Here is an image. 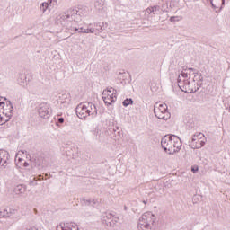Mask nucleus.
I'll return each instance as SVG.
<instances>
[{
	"label": "nucleus",
	"mask_w": 230,
	"mask_h": 230,
	"mask_svg": "<svg viewBox=\"0 0 230 230\" xmlns=\"http://www.w3.org/2000/svg\"><path fill=\"white\" fill-rule=\"evenodd\" d=\"M88 10L85 7H71L59 14V22L62 26L61 33L69 31H78V27L75 26L82 17H85Z\"/></svg>",
	"instance_id": "obj_1"
},
{
	"label": "nucleus",
	"mask_w": 230,
	"mask_h": 230,
	"mask_svg": "<svg viewBox=\"0 0 230 230\" xmlns=\"http://www.w3.org/2000/svg\"><path fill=\"white\" fill-rule=\"evenodd\" d=\"M193 82H196V86L191 85V83L188 79L182 81L181 75H178V87H180L181 91L183 93L191 94V93H197V91L202 87L204 77L200 72H194Z\"/></svg>",
	"instance_id": "obj_2"
},
{
	"label": "nucleus",
	"mask_w": 230,
	"mask_h": 230,
	"mask_svg": "<svg viewBox=\"0 0 230 230\" xmlns=\"http://www.w3.org/2000/svg\"><path fill=\"white\" fill-rule=\"evenodd\" d=\"M75 112L77 118L80 119H85L88 116H92L93 118H96V116H98V109H96V105L89 102L79 103L75 108Z\"/></svg>",
	"instance_id": "obj_3"
},
{
	"label": "nucleus",
	"mask_w": 230,
	"mask_h": 230,
	"mask_svg": "<svg viewBox=\"0 0 230 230\" xmlns=\"http://www.w3.org/2000/svg\"><path fill=\"white\" fill-rule=\"evenodd\" d=\"M154 114L158 119L168 121L172 117V114L168 112V105L164 102H155L154 106Z\"/></svg>",
	"instance_id": "obj_4"
},
{
	"label": "nucleus",
	"mask_w": 230,
	"mask_h": 230,
	"mask_svg": "<svg viewBox=\"0 0 230 230\" xmlns=\"http://www.w3.org/2000/svg\"><path fill=\"white\" fill-rule=\"evenodd\" d=\"M173 137H177L175 135H171L170 137H164L161 140V146L164 148L166 154L172 155L175 154V147H173Z\"/></svg>",
	"instance_id": "obj_5"
},
{
	"label": "nucleus",
	"mask_w": 230,
	"mask_h": 230,
	"mask_svg": "<svg viewBox=\"0 0 230 230\" xmlns=\"http://www.w3.org/2000/svg\"><path fill=\"white\" fill-rule=\"evenodd\" d=\"M203 137H204V134L199 133V132L195 133L191 137V141L190 144V148H192L193 150L197 148H202V146L206 145V141L202 140Z\"/></svg>",
	"instance_id": "obj_6"
},
{
	"label": "nucleus",
	"mask_w": 230,
	"mask_h": 230,
	"mask_svg": "<svg viewBox=\"0 0 230 230\" xmlns=\"http://www.w3.org/2000/svg\"><path fill=\"white\" fill-rule=\"evenodd\" d=\"M0 112L5 118H12L13 116V104H12V102H3L0 107Z\"/></svg>",
	"instance_id": "obj_7"
},
{
	"label": "nucleus",
	"mask_w": 230,
	"mask_h": 230,
	"mask_svg": "<svg viewBox=\"0 0 230 230\" xmlns=\"http://www.w3.org/2000/svg\"><path fill=\"white\" fill-rule=\"evenodd\" d=\"M38 113L43 119H48L51 114V110L49 109V104L42 102L38 107Z\"/></svg>",
	"instance_id": "obj_8"
},
{
	"label": "nucleus",
	"mask_w": 230,
	"mask_h": 230,
	"mask_svg": "<svg viewBox=\"0 0 230 230\" xmlns=\"http://www.w3.org/2000/svg\"><path fill=\"white\" fill-rule=\"evenodd\" d=\"M0 218H13V222H17V210L12 208H4L0 210Z\"/></svg>",
	"instance_id": "obj_9"
},
{
	"label": "nucleus",
	"mask_w": 230,
	"mask_h": 230,
	"mask_svg": "<svg viewBox=\"0 0 230 230\" xmlns=\"http://www.w3.org/2000/svg\"><path fill=\"white\" fill-rule=\"evenodd\" d=\"M10 164V153L0 149V168H6Z\"/></svg>",
	"instance_id": "obj_10"
},
{
	"label": "nucleus",
	"mask_w": 230,
	"mask_h": 230,
	"mask_svg": "<svg viewBox=\"0 0 230 230\" xmlns=\"http://www.w3.org/2000/svg\"><path fill=\"white\" fill-rule=\"evenodd\" d=\"M111 93V90H107L102 93V100L106 105H111L112 102H116V96L114 93Z\"/></svg>",
	"instance_id": "obj_11"
},
{
	"label": "nucleus",
	"mask_w": 230,
	"mask_h": 230,
	"mask_svg": "<svg viewBox=\"0 0 230 230\" xmlns=\"http://www.w3.org/2000/svg\"><path fill=\"white\" fill-rule=\"evenodd\" d=\"M139 220H142V222H145L146 224H148L150 226L151 224H154V222H155V216H154L152 212H146L144 215L141 216Z\"/></svg>",
	"instance_id": "obj_12"
},
{
	"label": "nucleus",
	"mask_w": 230,
	"mask_h": 230,
	"mask_svg": "<svg viewBox=\"0 0 230 230\" xmlns=\"http://www.w3.org/2000/svg\"><path fill=\"white\" fill-rule=\"evenodd\" d=\"M54 6H57V0H48L40 4V10L44 13L46 10H51Z\"/></svg>",
	"instance_id": "obj_13"
},
{
	"label": "nucleus",
	"mask_w": 230,
	"mask_h": 230,
	"mask_svg": "<svg viewBox=\"0 0 230 230\" xmlns=\"http://www.w3.org/2000/svg\"><path fill=\"white\" fill-rule=\"evenodd\" d=\"M28 82H30V78H28V75L26 74H20L17 79L18 85L24 87L28 85Z\"/></svg>",
	"instance_id": "obj_14"
},
{
	"label": "nucleus",
	"mask_w": 230,
	"mask_h": 230,
	"mask_svg": "<svg viewBox=\"0 0 230 230\" xmlns=\"http://www.w3.org/2000/svg\"><path fill=\"white\" fill-rule=\"evenodd\" d=\"M172 143L175 153L179 152V150L182 148V141L181 140V138H179V137L176 136V137H172Z\"/></svg>",
	"instance_id": "obj_15"
},
{
	"label": "nucleus",
	"mask_w": 230,
	"mask_h": 230,
	"mask_svg": "<svg viewBox=\"0 0 230 230\" xmlns=\"http://www.w3.org/2000/svg\"><path fill=\"white\" fill-rule=\"evenodd\" d=\"M13 192L16 195H23V193H26V185L24 184L16 185L13 189Z\"/></svg>",
	"instance_id": "obj_16"
},
{
	"label": "nucleus",
	"mask_w": 230,
	"mask_h": 230,
	"mask_svg": "<svg viewBox=\"0 0 230 230\" xmlns=\"http://www.w3.org/2000/svg\"><path fill=\"white\" fill-rule=\"evenodd\" d=\"M94 27H95V31L102 33V31H105V30L107 29V23L100 22L94 23Z\"/></svg>",
	"instance_id": "obj_17"
},
{
	"label": "nucleus",
	"mask_w": 230,
	"mask_h": 230,
	"mask_svg": "<svg viewBox=\"0 0 230 230\" xmlns=\"http://www.w3.org/2000/svg\"><path fill=\"white\" fill-rule=\"evenodd\" d=\"M137 227L138 230H152V226L148 225V223H145V221H142L141 219H139Z\"/></svg>",
	"instance_id": "obj_18"
},
{
	"label": "nucleus",
	"mask_w": 230,
	"mask_h": 230,
	"mask_svg": "<svg viewBox=\"0 0 230 230\" xmlns=\"http://www.w3.org/2000/svg\"><path fill=\"white\" fill-rule=\"evenodd\" d=\"M59 94H60L59 95L60 103L61 104L67 103V98H69V93H67L66 91H63Z\"/></svg>",
	"instance_id": "obj_19"
},
{
	"label": "nucleus",
	"mask_w": 230,
	"mask_h": 230,
	"mask_svg": "<svg viewBox=\"0 0 230 230\" xmlns=\"http://www.w3.org/2000/svg\"><path fill=\"white\" fill-rule=\"evenodd\" d=\"M78 29V33H95L96 29L93 28H88V29H84L83 27H77Z\"/></svg>",
	"instance_id": "obj_20"
},
{
	"label": "nucleus",
	"mask_w": 230,
	"mask_h": 230,
	"mask_svg": "<svg viewBox=\"0 0 230 230\" xmlns=\"http://www.w3.org/2000/svg\"><path fill=\"white\" fill-rule=\"evenodd\" d=\"M42 179H44L42 176L33 177L30 179L29 184L30 186H37V181H42Z\"/></svg>",
	"instance_id": "obj_21"
},
{
	"label": "nucleus",
	"mask_w": 230,
	"mask_h": 230,
	"mask_svg": "<svg viewBox=\"0 0 230 230\" xmlns=\"http://www.w3.org/2000/svg\"><path fill=\"white\" fill-rule=\"evenodd\" d=\"M94 7L96 8V10H98V12L103 11V4H102L100 1L95 2Z\"/></svg>",
	"instance_id": "obj_22"
},
{
	"label": "nucleus",
	"mask_w": 230,
	"mask_h": 230,
	"mask_svg": "<svg viewBox=\"0 0 230 230\" xmlns=\"http://www.w3.org/2000/svg\"><path fill=\"white\" fill-rule=\"evenodd\" d=\"M114 217H115V214L111 212H106L103 214V218H107V220H111L114 218Z\"/></svg>",
	"instance_id": "obj_23"
},
{
	"label": "nucleus",
	"mask_w": 230,
	"mask_h": 230,
	"mask_svg": "<svg viewBox=\"0 0 230 230\" xmlns=\"http://www.w3.org/2000/svg\"><path fill=\"white\" fill-rule=\"evenodd\" d=\"M157 11V7L154 6V7H148L145 13L146 15H150V13H153V12H156Z\"/></svg>",
	"instance_id": "obj_24"
},
{
	"label": "nucleus",
	"mask_w": 230,
	"mask_h": 230,
	"mask_svg": "<svg viewBox=\"0 0 230 230\" xmlns=\"http://www.w3.org/2000/svg\"><path fill=\"white\" fill-rule=\"evenodd\" d=\"M10 121V118L9 117H5L3 115H0V125H4V123Z\"/></svg>",
	"instance_id": "obj_25"
},
{
	"label": "nucleus",
	"mask_w": 230,
	"mask_h": 230,
	"mask_svg": "<svg viewBox=\"0 0 230 230\" xmlns=\"http://www.w3.org/2000/svg\"><path fill=\"white\" fill-rule=\"evenodd\" d=\"M134 103V101L132 99H126L123 101L122 105L124 107H128V105H132Z\"/></svg>",
	"instance_id": "obj_26"
},
{
	"label": "nucleus",
	"mask_w": 230,
	"mask_h": 230,
	"mask_svg": "<svg viewBox=\"0 0 230 230\" xmlns=\"http://www.w3.org/2000/svg\"><path fill=\"white\" fill-rule=\"evenodd\" d=\"M61 230H72L69 226H66V224H60Z\"/></svg>",
	"instance_id": "obj_27"
},
{
	"label": "nucleus",
	"mask_w": 230,
	"mask_h": 230,
	"mask_svg": "<svg viewBox=\"0 0 230 230\" xmlns=\"http://www.w3.org/2000/svg\"><path fill=\"white\" fill-rule=\"evenodd\" d=\"M181 76H182V78H188V73L182 71L181 72Z\"/></svg>",
	"instance_id": "obj_28"
},
{
	"label": "nucleus",
	"mask_w": 230,
	"mask_h": 230,
	"mask_svg": "<svg viewBox=\"0 0 230 230\" xmlns=\"http://www.w3.org/2000/svg\"><path fill=\"white\" fill-rule=\"evenodd\" d=\"M176 19H177L176 16H172V17L170 18V21H171V22H175Z\"/></svg>",
	"instance_id": "obj_29"
},
{
	"label": "nucleus",
	"mask_w": 230,
	"mask_h": 230,
	"mask_svg": "<svg viewBox=\"0 0 230 230\" xmlns=\"http://www.w3.org/2000/svg\"><path fill=\"white\" fill-rule=\"evenodd\" d=\"M215 0H209L210 4H212L213 8H217V5H215Z\"/></svg>",
	"instance_id": "obj_30"
},
{
	"label": "nucleus",
	"mask_w": 230,
	"mask_h": 230,
	"mask_svg": "<svg viewBox=\"0 0 230 230\" xmlns=\"http://www.w3.org/2000/svg\"><path fill=\"white\" fill-rule=\"evenodd\" d=\"M93 134L94 136H98V134H100V129H95V130L93 132Z\"/></svg>",
	"instance_id": "obj_31"
},
{
	"label": "nucleus",
	"mask_w": 230,
	"mask_h": 230,
	"mask_svg": "<svg viewBox=\"0 0 230 230\" xmlns=\"http://www.w3.org/2000/svg\"><path fill=\"white\" fill-rule=\"evenodd\" d=\"M65 119L64 118H58V123H64Z\"/></svg>",
	"instance_id": "obj_32"
},
{
	"label": "nucleus",
	"mask_w": 230,
	"mask_h": 230,
	"mask_svg": "<svg viewBox=\"0 0 230 230\" xmlns=\"http://www.w3.org/2000/svg\"><path fill=\"white\" fill-rule=\"evenodd\" d=\"M84 217H91V212L84 213Z\"/></svg>",
	"instance_id": "obj_33"
},
{
	"label": "nucleus",
	"mask_w": 230,
	"mask_h": 230,
	"mask_svg": "<svg viewBox=\"0 0 230 230\" xmlns=\"http://www.w3.org/2000/svg\"><path fill=\"white\" fill-rule=\"evenodd\" d=\"M23 166L26 168V167L30 166V164H28L27 162H24Z\"/></svg>",
	"instance_id": "obj_34"
},
{
	"label": "nucleus",
	"mask_w": 230,
	"mask_h": 230,
	"mask_svg": "<svg viewBox=\"0 0 230 230\" xmlns=\"http://www.w3.org/2000/svg\"><path fill=\"white\" fill-rule=\"evenodd\" d=\"M191 170H192V172H199V168H198V167H197L196 169H195V168H192Z\"/></svg>",
	"instance_id": "obj_35"
},
{
	"label": "nucleus",
	"mask_w": 230,
	"mask_h": 230,
	"mask_svg": "<svg viewBox=\"0 0 230 230\" xmlns=\"http://www.w3.org/2000/svg\"><path fill=\"white\" fill-rule=\"evenodd\" d=\"M189 71H195L194 68H189Z\"/></svg>",
	"instance_id": "obj_36"
},
{
	"label": "nucleus",
	"mask_w": 230,
	"mask_h": 230,
	"mask_svg": "<svg viewBox=\"0 0 230 230\" xmlns=\"http://www.w3.org/2000/svg\"><path fill=\"white\" fill-rule=\"evenodd\" d=\"M33 211H34V213H36V214L38 213L36 208H34Z\"/></svg>",
	"instance_id": "obj_37"
},
{
	"label": "nucleus",
	"mask_w": 230,
	"mask_h": 230,
	"mask_svg": "<svg viewBox=\"0 0 230 230\" xmlns=\"http://www.w3.org/2000/svg\"><path fill=\"white\" fill-rule=\"evenodd\" d=\"M3 105V102H0V107Z\"/></svg>",
	"instance_id": "obj_38"
},
{
	"label": "nucleus",
	"mask_w": 230,
	"mask_h": 230,
	"mask_svg": "<svg viewBox=\"0 0 230 230\" xmlns=\"http://www.w3.org/2000/svg\"><path fill=\"white\" fill-rule=\"evenodd\" d=\"M58 229H59V228H58V226H56V230H58Z\"/></svg>",
	"instance_id": "obj_39"
},
{
	"label": "nucleus",
	"mask_w": 230,
	"mask_h": 230,
	"mask_svg": "<svg viewBox=\"0 0 230 230\" xmlns=\"http://www.w3.org/2000/svg\"><path fill=\"white\" fill-rule=\"evenodd\" d=\"M0 116H3V113H2V112H0Z\"/></svg>",
	"instance_id": "obj_40"
},
{
	"label": "nucleus",
	"mask_w": 230,
	"mask_h": 230,
	"mask_svg": "<svg viewBox=\"0 0 230 230\" xmlns=\"http://www.w3.org/2000/svg\"><path fill=\"white\" fill-rule=\"evenodd\" d=\"M56 125H58V122H56Z\"/></svg>",
	"instance_id": "obj_41"
},
{
	"label": "nucleus",
	"mask_w": 230,
	"mask_h": 230,
	"mask_svg": "<svg viewBox=\"0 0 230 230\" xmlns=\"http://www.w3.org/2000/svg\"><path fill=\"white\" fill-rule=\"evenodd\" d=\"M144 204H146V201H144Z\"/></svg>",
	"instance_id": "obj_42"
}]
</instances>
